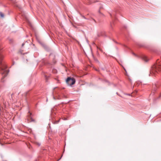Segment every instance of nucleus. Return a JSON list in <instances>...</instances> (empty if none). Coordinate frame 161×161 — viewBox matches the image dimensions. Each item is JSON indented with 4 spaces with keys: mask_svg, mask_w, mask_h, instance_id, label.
Instances as JSON below:
<instances>
[{
    "mask_svg": "<svg viewBox=\"0 0 161 161\" xmlns=\"http://www.w3.org/2000/svg\"><path fill=\"white\" fill-rule=\"evenodd\" d=\"M3 48V47L1 46V45L0 44V73L2 74L3 76L1 79V81L2 82H3V80L5 77L7 76L9 71L8 70L6 69V66L3 61L4 56L1 51Z\"/></svg>",
    "mask_w": 161,
    "mask_h": 161,
    "instance_id": "obj_1",
    "label": "nucleus"
},
{
    "mask_svg": "<svg viewBox=\"0 0 161 161\" xmlns=\"http://www.w3.org/2000/svg\"><path fill=\"white\" fill-rule=\"evenodd\" d=\"M66 82L68 85L71 86L75 83V81L74 78L69 77L67 79Z\"/></svg>",
    "mask_w": 161,
    "mask_h": 161,
    "instance_id": "obj_2",
    "label": "nucleus"
},
{
    "mask_svg": "<svg viewBox=\"0 0 161 161\" xmlns=\"http://www.w3.org/2000/svg\"><path fill=\"white\" fill-rule=\"evenodd\" d=\"M31 115V114L30 113V112H29V114L27 116V122L28 123L34 121V120L32 118Z\"/></svg>",
    "mask_w": 161,
    "mask_h": 161,
    "instance_id": "obj_3",
    "label": "nucleus"
},
{
    "mask_svg": "<svg viewBox=\"0 0 161 161\" xmlns=\"http://www.w3.org/2000/svg\"><path fill=\"white\" fill-rule=\"evenodd\" d=\"M154 68L155 69L152 71L153 72L154 71H156V72H158V71H161V65L160 64H157L154 66Z\"/></svg>",
    "mask_w": 161,
    "mask_h": 161,
    "instance_id": "obj_4",
    "label": "nucleus"
},
{
    "mask_svg": "<svg viewBox=\"0 0 161 161\" xmlns=\"http://www.w3.org/2000/svg\"><path fill=\"white\" fill-rule=\"evenodd\" d=\"M0 16L2 18H3L4 17V14L1 12H0Z\"/></svg>",
    "mask_w": 161,
    "mask_h": 161,
    "instance_id": "obj_5",
    "label": "nucleus"
},
{
    "mask_svg": "<svg viewBox=\"0 0 161 161\" xmlns=\"http://www.w3.org/2000/svg\"><path fill=\"white\" fill-rule=\"evenodd\" d=\"M59 120H60V119H59L58 120H57V121H55L54 122V123H53V124H58V122H59Z\"/></svg>",
    "mask_w": 161,
    "mask_h": 161,
    "instance_id": "obj_6",
    "label": "nucleus"
},
{
    "mask_svg": "<svg viewBox=\"0 0 161 161\" xmlns=\"http://www.w3.org/2000/svg\"><path fill=\"white\" fill-rule=\"evenodd\" d=\"M38 145L39 146H40V144H38Z\"/></svg>",
    "mask_w": 161,
    "mask_h": 161,
    "instance_id": "obj_7",
    "label": "nucleus"
},
{
    "mask_svg": "<svg viewBox=\"0 0 161 161\" xmlns=\"http://www.w3.org/2000/svg\"><path fill=\"white\" fill-rule=\"evenodd\" d=\"M23 45H24V44H22V46H23Z\"/></svg>",
    "mask_w": 161,
    "mask_h": 161,
    "instance_id": "obj_8",
    "label": "nucleus"
},
{
    "mask_svg": "<svg viewBox=\"0 0 161 161\" xmlns=\"http://www.w3.org/2000/svg\"><path fill=\"white\" fill-rule=\"evenodd\" d=\"M60 158L58 159V160H59L60 159Z\"/></svg>",
    "mask_w": 161,
    "mask_h": 161,
    "instance_id": "obj_9",
    "label": "nucleus"
}]
</instances>
